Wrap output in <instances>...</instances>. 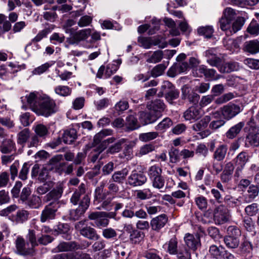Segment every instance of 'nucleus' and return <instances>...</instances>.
Instances as JSON below:
<instances>
[{"label": "nucleus", "mask_w": 259, "mask_h": 259, "mask_svg": "<svg viewBox=\"0 0 259 259\" xmlns=\"http://www.w3.org/2000/svg\"><path fill=\"white\" fill-rule=\"evenodd\" d=\"M70 202L73 205L79 204L77 208L71 210L69 214L71 219L77 220L84 213L90 204V198L86 194V186L84 183H81L75 189L70 198Z\"/></svg>", "instance_id": "nucleus-1"}, {"label": "nucleus", "mask_w": 259, "mask_h": 259, "mask_svg": "<svg viewBox=\"0 0 259 259\" xmlns=\"http://www.w3.org/2000/svg\"><path fill=\"white\" fill-rule=\"evenodd\" d=\"M38 101L37 106L34 108V112L38 115L48 117L59 110V107L56 101L48 95L40 96Z\"/></svg>", "instance_id": "nucleus-2"}, {"label": "nucleus", "mask_w": 259, "mask_h": 259, "mask_svg": "<svg viewBox=\"0 0 259 259\" xmlns=\"http://www.w3.org/2000/svg\"><path fill=\"white\" fill-rule=\"evenodd\" d=\"M116 215L115 212H104L96 211L93 212L89 215V220H84L83 222H80L79 223L82 225L88 226L89 224L94 225L93 222H90V221H94L98 227L106 226L108 225V218H114Z\"/></svg>", "instance_id": "nucleus-3"}, {"label": "nucleus", "mask_w": 259, "mask_h": 259, "mask_svg": "<svg viewBox=\"0 0 259 259\" xmlns=\"http://www.w3.org/2000/svg\"><path fill=\"white\" fill-rule=\"evenodd\" d=\"M180 92L169 81H164L161 86V90L158 93L159 97L164 96L166 100L170 104H173V101L178 99Z\"/></svg>", "instance_id": "nucleus-4"}, {"label": "nucleus", "mask_w": 259, "mask_h": 259, "mask_svg": "<svg viewBox=\"0 0 259 259\" xmlns=\"http://www.w3.org/2000/svg\"><path fill=\"white\" fill-rule=\"evenodd\" d=\"M213 218L216 225H220L224 224L229 219L228 209L223 204L217 206L214 210Z\"/></svg>", "instance_id": "nucleus-5"}, {"label": "nucleus", "mask_w": 259, "mask_h": 259, "mask_svg": "<svg viewBox=\"0 0 259 259\" xmlns=\"http://www.w3.org/2000/svg\"><path fill=\"white\" fill-rule=\"evenodd\" d=\"M220 111L224 119L229 120L238 114L241 109L239 105L229 103L221 107Z\"/></svg>", "instance_id": "nucleus-6"}, {"label": "nucleus", "mask_w": 259, "mask_h": 259, "mask_svg": "<svg viewBox=\"0 0 259 259\" xmlns=\"http://www.w3.org/2000/svg\"><path fill=\"white\" fill-rule=\"evenodd\" d=\"M147 181V177L143 172L133 170L127 178V184L132 187H138L144 185Z\"/></svg>", "instance_id": "nucleus-7"}, {"label": "nucleus", "mask_w": 259, "mask_h": 259, "mask_svg": "<svg viewBox=\"0 0 259 259\" xmlns=\"http://www.w3.org/2000/svg\"><path fill=\"white\" fill-rule=\"evenodd\" d=\"M91 34V29L90 28L80 30L67 37L66 41L70 45H77L79 42L86 40Z\"/></svg>", "instance_id": "nucleus-8"}, {"label": "nucleus", "mask_w": 259, "mask_h": 259, "mask_svg": "<svg viewBox=\"0 0 259 259\" xmlns=\"http://www.w3.org/2000/svg\"><path fill=\"white\" fill-rule=\"evenodd\" d=\"M91 243L85 242L82 244H77L74 241L60 243L57 246L58 251H70L77 249H84L89 247Z\"/></svg>", "instance_id": "nucleus-9"}, {"label": "nucleus", "mask_w": 259, "mask_h": 259, "mask_svg": "<svg viewBox=\"0 0 259 259\" xmlns=\"http://www.w3.org/2000/svg\"><path fill=\"white\" fill-rule=\"evenodd\" d=\"M139 123L142 125L152 124L159 118V115L155 114L150 110L148 111H140L138 113Z\"/></svg>", "instance_id": "nucleus-10"}, {"label": "nucleus", "mask_w": 259, "mask_h": 259, "mask_svg": "<svg viewBox=\"0 0 259 259\" xmlns=\"http://www.w3.org/2000/svg\"><path fill=\"white\" fill-rule=\"evenodd\" d=\"M183 116L186 120L191 122L196 121L202 116L201 109L196 106H192L184 112Z\"/></svg>", "instance_id": "nucleus-11"}, {"label": "nucleus", "mask_w": 259, "mask_h": 259, "mask_svg": "<svg viewBox=\"0 0 259 259\" xmlns=\"http://www.w3.org/2000/svg\"><path fill=\"white\" fill-rule=\"evenodd\" d=\"M178 244L177 238L174 237L165 243L163 246L165 247L166 251L169 254L177 255L180 250L182 251L183 248H186L184 246H178Z\"/></svg>", "instance_id": "nucleus-12"}, {"label": "nucleus", "mask_w": 259, "mask_h": 259, "mask_svg": "<svg viewBox=\"0 0 259 259\" xmlns=\"http://www.w3.org/2000/svg\"><path fill=\"white\" fill-rule=\"evenodd\" d=\"M205 56L207 58V62L210 65L217 67L219 70L222 63V60L216 55L215 50L210 49L206 51Z\"/></svg>", "instance_id": "nucleus-13"}, {"label": "nucleus", "mask_w": 259, "mask_h": 259, "mask_svg": "<svg viewBox=\"0 0 259 259\" xmlns=\"http://www.w3.org/2000/svg\"><path fill=\"white\" fill-rule=\"evenodd\" d=\"M16 246L18 251L21 254H31L34 252L33 248H32L30 244L26 243L22 238L18 237L17 239Z\"/></svg>", "instance_id": "nucleus-14"}, {"label": "nucleus", "mask_w": 259, "mask_h": 259, "mask_svg": "<svg viewBox=\"0 0 259 259\" xmlns=\"http://www.w3.org/2000/svg\"><path fill=\"white\" fill-rule=\"evenodd\" d=\"M184 239L187 246L193 250H195L200 245V238L197 235L186 233Z\"/></svg>", "instance_id": "nucleus-15"}, {"label": "nucleus", "mask_w": 259, "mask_h": 259, "mask_svg": "<svg viewBox=\"0 0 259 259\" xmlns=\"http://www.w3.org/2000/svg\"><path fill=\"white\" fill-rule=\"evenodd\" d=\"M115 141V139L113 137L108 138L101 143L100 145L97 146L94 151L96 153L94 154L91 158V161L92 162H95L98 159L100 154L106 148L107 146L110 143H113Z\"/></svg>", "instance_id": "nucleus-16"}, {"label": "nucleus", "mask_w": 259, "mask_h": 259, "mask_svg": "<svg viewBox=\"0 0 259 259\" xmlns=\"http://www.w3.org/2000/svg\"><path fill=\"white\" fill-rule=\"evenodd\" d=\"M29 212L25 209L18 210L15 215H9V219L17 224H22L27 221L29 218Z\"/></svg>", "instance_id": "nucleus-17"}, {"label": "nucleus", "mask_w": 259, "mask_h": 259, "mask_svg": "<svg viewBox=\"0 0 259 259\" xmlns=\"http://www.w3.org/2000/svg\"><path fill=\"white\" fill-rule=\"evenodd\" d=\"M244 147L245 148L259 147V133H248L245 137Z\"/></svg>", "instance_id": "nucleus-18"}, {"label": "nucleus", "mask_w": 259, "mask_h": 259, "mask_svg": "<svg viewBox=\"0 0 259 259\" xmlns=\"http://www.w3.org/2000/svg\"><path fill=\"white\" fill-rule=\"evenodd\" d=\"M234 170L233 163L230 161L227 162L221 175V180L223 183H228L231 181Z\"/></svg>", "instance_id": "nucleus-19"}, {"label": "nucleus", "mask_w": 259, "mask_h": 259, "mask_svg": "<svg viewBox=\"0 0 259 259\" xmlns=\"http://www.w3.org/2000/svg\"><path fill=\"white\" fill-rule=\"evenodd\" d=\"M259 187L255 185H251L248 187L247 193L243 195L244 201L249 203L252 201L258 195Z\"/></svg>", "instance_id": "nucleus-20"}, {"label": "nucleus", "mask_w": 259, "mask_h": 259, "mask_svg": "<svg viewBox=\"0 0 259 259\" xmlns=\"http://www.w3.org/2000/svg\"><path fill=\"white\" fill-rule=\"evenodd\" d=\"M243 50L251 54H255L259 52V41L257 40L247 41L244 42Z\"/></svg>", "instance_id": "nucleus-21"}, {"label": "nucleus", "mask_w": 259, "mask_h": 259, "mask_svg": "<svg viewBox=\"0 0 259 259\" xmlns=\"http://www.w3.org/2000/svg\"><path fill=\"white\" fill-rule=\"evenodd\" d=\"M227 151V145L226 144H221L219 145L214 151L212 158L217 161H222L225 159Z\"/></svg>", "instance_id": "nucleus-22"}, {"label": "nucleus", "mask_w": 259, "mask_h": 259, "mask_svg": "<svg viewBox=\"0 0 259 259\" xmlns=\"http://www.w3.org/2000/svg\"><path fill=\"white\" fill-rule=\"evenodd\" d=\"M245 124L244 122H239L231 127L226 133V137L229 139H233L240 133Z\"/></svg>", "instance_id": "nucleus-23"}, {"label": "nucleus", "mask_w": 259, "mask_h": 259, "mask_svg": "<svg viewBox=\"0 0 259 259\" xmlns=\"http://www.w3.org/2000/svg\"><path fill=\"white\" fill-rule=\"evenodd\" d=\"M240 69L239 64L238 62L230 61L221 64L219 67V71L221 73H230L238 71Z\"/></svg>", "instance_id": "nucleus-24"}, {"label": "nucleus", "mask_w": 259, "mask_h": 259, "mask_svg": "<svg viewBox=\"0 0 259 259\" xmlns=\"http://www.w3.org/2000/svg\"><path fill=\"white\" fill-rule=\"evenodd\" d=\"M149 106V109L153 111L155 114H158L159 118L162 116V112L165 109V105L162 101L161 100H155L152 102Z\"/></svg>", "instance_id": "nucleus-25"}, {"label": "nucleus", "mask_w": 259, "mask_h": 259, "mask_svg": "<svg viewBox=\"0 0 259 259\" xmlns=\"http://www.w3.org/2000/svg\"><path fill=\"white\" fill-rule=\"evenodd\" d=\"M128 174L127 168H123L121 170L115 171L112 176L111 180L115 183L122 184L125 180L126 177Z\"/></svg>", "instance_id": "nucleus-26"}, {"label": "nucleus", "mask_w": 259, "mask_h": 259, "mask_svg": "<svg viewBox=\"0 0 259 259\" xmlns=\"http://www.w3.org/2000/svg\"><path fill=\"white\" fill-rule=\"evenodd\" d=\"M210 120V116L206 115L200 120L193 124L192 129L196 132L203 131L207 127Z\"/></svg>", "instance_id": "nucleus-27"}, {"label": "nucleus", "mask_w": 259, "mask_h": 259, "mask_svg": "<svg viewBox=\"0 0 259 259\" xmlns=\"http://www.w3.org/2000/svg\"><path fill=\"white\" fill-rule=\"evenodd\" d=\"M77 138V132L74 128H70L64 132L62 139L67 144H71Z\"/></svg>", "instance_id": "nucleus-28"}, {"label": "nucleus", "mask_w": 259, "mask_h": 259, "mask_svg": "<svg viewBox=\"0 0 259 259\" xmlns=\"http://www.w3.org/2000/svg\"><path fill=\"white\" fill-rule=\"evenodd\" d=\"M112 131L110 129L103 130L99 133H97L94 137L93 140V146L96 147L97 145L102 143L104 141H102V140L106 136L112 135Z\"/></svg>", "instance_id": "nucleus-29"}, {"label": "nucleus", "mask_w": 259, "mask_h": 259, "mask_svg": "<svg viewBox=\"0 0 259 259\" xmlns=\"http://www.w3.org/2000/svg\"><path fill=\"white\" fill-rule=\"evenodd\" d=\"M30 137V130L25 128L18 133L17 136V142L18 144L24 146Z\"/></svg>", "instance_id": "nucleus-30"}, {"label": "nucleus", "mask_w": 259, "mask_h": 259, "mask_svg": "<svg viewBox=\"0 0 259 259\" xmlns=\"http://www.w3.org/2000/svg\"><path fill=\"white\" fill-rule=\"evenodd\" d=\"M15 147V143L11 139H4L1 146L0 150L3 153H11Z\"/></svg>", "instance_id": "nucleus-31"}, {"label": "nucleus", "mask_w": 259, "mask_h": 259, "mask_svg": "<svg viewBox=\"0 0 259 259\" xmlns=\"http://www.w3.org/2000/svg\"><path fill=\"white\" fill-rule=\"evenodd\" d=\"M33 130L35 135L42 139H45L49 134L48 128L42 124H36L33 126Z\"/></svg>", "instance_id": "nucleus-32"}, {"label": "nucleus", "mask_w": 259, "mask_h": 259, "mask_svg": "<svg viewBox=\"0 0 259 259\" xmlns=\"http://www.w3.org/2000/svg\"><path fill=\"white\" fill-rule=\"evenodd\" d=\"M80 233L84 237L91 240H97L99 236L93 228H80Z\"/></svg>", "instance_id": "nucleus-33"}, {"label": "nucleus", "mask_w": 259, "mask_h": 259, "mask_svg": "<svg viewBox=\"0 0 259 259\" xmlns=\"http://www.w3.org/2000/svg\"><path fill=\"white\" fill-rule=\"evenodd\" d=\"M248 153L246 151H242L234 159L235 165L245 166L249 160Z\"/></svg>", "instance_id": "nucleus-34"}, {"label": "nucleus", "mask_w": 259, "mask_h": 259, "mask_svg": "<svg viewBox=\"0 0 259 259\" xmlns=\"http://www.w3.org/2000/svg\"><path fill=\"white\" fill-rule=\"evenodd\" d=\"M139 122L134 115H129L126 117L125 125L128 130L133 131L140 126Z\"/></svg>", "instance_id": "nucleus-35"}, {"label": "nucleus", "mask_w": 259, "mask_h": 259, "mask_svg": "<svg viewBox=\"0 0 259 259\" xmlns=\"http://www.w3.org/2000/svg\"><path fill=\"white\" fill-rule=\"evenodd\" d=\"M25 204L31 208L37 209L41 205V200L39 196L33 195L25 202Z\"/></svg>", "instance_id": "nucleus-36"}, {"label": "nucleus", "mask_w": 259, "mask_h": 259, "mask_svg": "<svg viewBox=\"0 0 259 259\" xmlns=\"http://www.w3.org/2000/svg\"><path fill=\"white\" fill-rule=\"evenodd\" d=\"M169 161L171 163H175L180 160L181 156V151L178 148L172 147L168 151Z\"/></svg>", "instance_id": "nucleus-37"}, {"label": "nucleus", "mask_w": 259, "mask_h": 259, "mask_svg": "<svg viewBox=\"0 0 259 259\" xmlns=\"http://www.w3.org/2000/svg\"><path fill=\"white\" fill-rule=\"evenodd\" d=\"M163 53L162 51L157 50L154 52L151 55L148 56L146 62L149 63H156L159 62L163 57Z\"/></svg>", "instance_id": "nucleus-38"}, {"label": "nucleus", "mask_w": 259, "mask_h": 259, "mask_svg": "<svg viewBox=\"0 0 259 259\" xmlns=\"http://www.w3.org/2000/svg\"><path fill=\"white\" fill-rule=\"evenodd\" d=\"M224 242L226 246L230 248H236L240 243L239 238H237L236 237L228 235L225 237Z\"/></svg>", "instance_id": "nucleus-39"}, {"label": "nucleus", "mask_w": 259, "mask_h": 259, "mask_svg": "<svg viewBox=\"0 0 259 259\" xmlns=\"http://www.w3.org/2000/svg\"><path fill=\"white\" fill-rule=\"evenodd\" d=\"M54 92L59 96L67 97L71 95L72 90L68 86L60 85L54 88Z\"/></svg>", "instance_id": "nucleus-40"}, {"label": "nucleus", "mask_w": 259, "mask_h": 259, "mask_svg": "<svg viewBox=\"0 0 259 259\" xmlns=\"http://www.w3.org/2000/svg\"><path fill=\"white\" fill-rule=\"evenodd\" d=\"M245 22L244 18L239 17L231 24V30H230V34H232V33H236L241 29Z\"/></svg>", "instance_id": "nucleus-41"}, {"label": "nucleus", "mask_w": 259, "mask_h": 259, "mask_svg": "<svg viewBox=\"0 0 259 259\" xmlns=\"http://www.w3.org/2000/svg\"><path fill=\"white\" fill-rule=\"evenodd\" d=\"M39 97L40 96H37L34 93H31L26 96L27 102L33 112H34V108H35V106H37L38 104V100Z\"/></svg>", "instance_id": "nucleus-42"}, {"label": "nucleus", "mask_w": 259, "mask_h": 259, "mask_svg": "<svg viewBox=\"0 0 259 259\" xmlns=\"http://www.w3.org/2000/svg\"><path fill=\"white\" fill-rule=\"evenodd\" d=\"M155 147L153 145L151 144H145L141 147L140 149L136 152V156L139 157H142L153 151Z\"/></svg>", "instance_id": "nucleus-43"}, {"label": "nucleus", "mask_w": 259, "mask_h": 259, "mask_svg": "<svg viewBox=\"0 0 259 259\" xmlns=\"http://www.w3.org/2000/svg\"><path fill=\"white\" fill-rule=\"evenodd\" d=\"M167 218L165 214H161L152 220L151 224L152 227H164L167 222Z\"/></svg>", "instance_id": "nucleus-44"}, {"label": "nucleus", "mask_w": 259, "mask_h": 259, "mask_svg": "<svg viewBox=\"0 0 259 259\" xmlns=\"http://www.w3.org/2000/svg\"><path fill=\"white\" fill-rule=\"evenodd\" d=\"M126 141L125 139H121L116 142L114 144L109 147L107 150V153L114 154L119 152L122 148V145Z\"/></svg>", "instance_id": "nucleus-45"}, {"label": "nucleus", "mask_w": 259, "mask_h": 259, "mask_svg": "<svg viewBox=\"0 0 259 259\" xmlns=\"http://www.w3.org/2000/svg\"><path fill=\"white\" fill-rule=\"evenodd\" d=\"M62 193L63 190L61 188L53 189L46 196L47 200L58 201L61 197Z\"/></svg>", "instance_id": "nucleus-46"}, {"label": "nucleus", "mask_w": 259, "mask_h": 259, "mask_svg": "<svg viewBox=\"0 0 259 259\" xmlns=\"http://www.w3.org/2000/svg\"><path fill=\"white\" fill-rule=\"evenodd\" d=\"M148 175L150 180L156 178L162 175V169L158 165H152L148 169Z\"/></svg>", "instance_id": "nucleus-47"}, {"label": "nucleus", "mask_w": 259, "mask_h": 259, "mask_svg": "<svg viewBox=\"0 0 259 259\" xmlns=\"http://www.w3.org/2000/svg\"><path fill=\"white\" fill-rule=\"evenodd\" d=\"M136 196L137 198L144 200L152 198L153 196V193L150 189H144L143 190H137Z\"/></svg>", "instance_id": "nucleus-48"}, {"label": "nucleus", "mask_w": 259, "mask_h": 259, "mask_svg": "<svg viewBox=\"0 0 259 259\" xmlns=\"http://www.w3.org/2000/svg\"><path fill=\"white\" fill-rule=\"evenodd\" d=\"M158 135V133L156 132L142 133L139 135V139L141 141L147 142L156 139Z\"/></svg>", "instance_id": "nucleus-49"}, {"label": "nucleus", "mask_w": 259, "mask_h": 259, "mask_svg": "<svg viewBox=\"0 0 259 259\" xmlns=\"http://www.w3.org/2000/svg\"><path fill=\"white\" fill-rule=\"evenodd\" d=\"M172 124V121L170 118L166 117L160 122L155 127L156 131H165Z\"/></svg>", "instance_id": "nucleus-50"}, {"label": "nucleus", "mask_w": 259, "mask_h": 259, "mask_svg": "<svg viewBox=\"0 0 259 259\" xmlns=\"http://www.w3.org/2000/svg\"><path fill=\"white\" fill-rule=\"evenodd\" d=\"M197 32L199 35H203L205 37L209 38L212 36L213 29L211 26H206L199 27L197 29Z\"/></svg>", "instance_id": "nucleus-51"}, {"label": "nucleus", "mask_w": 259, "mask_h": 259, "mask_svg": "<svg viewBox=\"0 0 259 259\" xmlns=\"http://www.w3.org/2000/svg\"><path fill=\"white\" fill-rule=\"evenodd\" d=\"M220 28L223 31H226L227 33L230 34L231 30V21L228 17H222L219 21Z\"/></svg>", "instance_id": "nucleus-52"}, {"label": "nucleus", "mask_w": 259, "mask_h": 259, "mask_svg": "<svg viewBox=\"0 0 259 259\" xmlns=\"http://www.w3.org/2000/svg\"><path fill=\"white\" fill-rule=\"evenodd\" d=\"M55 215V213L52 211L50 208L46 206L45 209L42 211L40 221L41 222L44 223L48 220L54 219Z\"/></svg>", "instance_id": "nucleus-53"}, {"label": "nucleus", "mask_w": 259, "mask_h": 259, "mask_svg": "<svg viewBox=\"0 0 259 259\" xmlns=\"http://www.w3.org/2000/svg\"><path fill=\"white\" fill-rule=\"evenodd\" d=\"M224 249L225 248L222 246L218 247L216 245H213L210 246L209 251L214 257L221 258Z\"/></svg>", "instance_id": "nucleus-54"}, {"label": "nucleus", "mask_w": 259, "mask_h": 259, "mask_svg": "<svg viewBox=\"0 0 259 259\" xmlns=\"http://www.w3.org/2000/svg\"><path fill=\"white\" fill-rule=\"evenodd\" d=\"M151 181L152 185L154 188L157 189H162L165 184V180L162 175L154 178L153 179L150 180Z\"/></svg>", "instance_id": "nucleus-55"}, {"label": "nucleus", "mask_w": 259, "mask_h": 259, "mask_svg": "<svg viewBox=\"0 0 259 259\" xmlns=\"http://www.w3.org/2000/svg\"><path fill=\"white\" fill-rule=\"evenodd\" d=\"M259 210V205L257 203H253L247 206L245 208L246 213L249 216L255 215Z\"/></svg>", "instance_id": "nucleus-56"}, {"label": "nucleus", "mask_w": 259, "mask_h": 259, "mask_svg": "<svg viewBox=\"0 0 259 259\" xmlns=\"http://www.w3.org/2000/svg\"><path fill=\"white\" fill-rule=\"evenodd\" d=\"M166 66L163 64H160L155 66L151 71V74L154 77L161 75L164 72Z\"/></svg>", "instance_id": "nucleus-57"}, {"label": "nucleus", "mask_w": 259, "mask_h": 259, "mask_svg": "<svg viewBox=\"0 0 259 259\" xmlns=\"http://www.w3.org/2000/svg\"><path fill=\"white\" fill-rule=\"evenodd\" d=\"M29 168L30 165L27 162H25L19 173L18 178L22 181L27 180Z\"/></svg>", "instance_id": "nucleus-58"}, {"label": "nucleus", "mask_w": 259, "mask_h": 259, "mask_svg": "<svg viewBox=\"0 0 259 259\" xmlns=\"http://www.w3.org/2000/svg\"><path fill=\"white\" fill-rule=\"evenodd\" d=\"M204 77L208 80H215L220 78V75L217 73L215 69H209L206 67Z\"/></svg>", "instance_id": "nucleus-59"}, {"label": "nucleus", "mask_w": 259, "mask_h": 259, "mask_svg": "<svg viewBox=\"0 0 259 259\" xmlns=\"http://www.w3.org/2000/svg\"><path fill=\"white\" fill-rule=\"evenodd\" d=\"M52 187L53 183L51 181H48L38 187L36 191L39 194L42 195L49 191Z\"/></svg>", "instance_id": "nucleus-60"}, {"label": "nucleus", "mask_w": 259, "mask_h": 259, "mask_svg": "<svg viewBox=\"0 0 259 259\" xmlns=\"http://www.w3.org/2000/svg\"><path fill=\"white\" fill-rule=\"evenodd\" d=\"M137 229L134 230L131 234V239L135 243L140 241L144 237V234L141 232L139 229L142 228H137Z\"/></svg>", "instance_id": "nucleus-61"}, {"label": "nucleus", "mask_w": 259, "mask_h": 259, "mask_svg": "<svg viewBox=\"0 0 259 259\" xmlns=\"http://www.w3.org/2000/svg\"><path fill=\"white\" fill-rule=\"evenodd\" d=\"M31 193V189L28 187H24L20 194V200L24 203L29 198V196Z\"/></svg>", "instance_id": "nucleus-62"}, {"label": "nucleus", "mask_w": 259, "mask_h": 259, "mask_svg": "<svg viewBox=\"0 0 259 259\" xmlns=\"http://www.w3.org/2000/svg\"><path fill=\"white\" fill-rule=\"evenodd\" d=\"M195 201L198 208L201 209H205L207 206V201L205 197L201 196L196 197Z\"/></svg>", "instance_id": "nucleus-63"}, {"label": "nucleus", "mask_w": 259, "mask_h": 259, "mask_svg": "<svg viewBox=\"0 0 259 259\" xmlns=\"http://www.w3.org/2000/svg\"><path fill=\"white\" fill-rule=\"evenodd\" d=\"M128 107V103L126 101H120L115 104L114 108L119 114L126 110Z\"/></svg>", "instance_id": "nucleus-64"}]
</instances>
